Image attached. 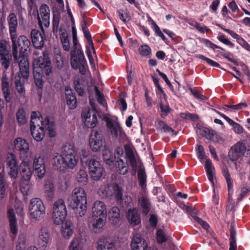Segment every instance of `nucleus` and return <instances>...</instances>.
I'll return each instance as SVG.
<instances>
[{"instance_id": "nucleus-13", "label": "nucleus", "mask_w": 250, "mask_h": 250, "mask_svg": "<svg viewBox=\"0 0 250 250\" xmlns=\"http://www.w3.org/2000/svg\"><path fill=\"white\" fill-rule=\"evenodd\" d=\"M32 166L36 175L39 179H42L46 172L44 156L40 154H36L33 159Z\"/></svg>"}, {"instance_id": "nucleus-58", "label": "nucleus", "mask_w": 250, "mask_h": 250, "mask_svg": "<svg viewBox=\"0 0 250 250\" xmlns=\"http://www.w3.org/2000/svg\"><path fill=\"white\" fill-rule=\"evenodd\" d=\"M198 57L199 59L206 61L208 64L211 66L220 68V65L218 62L204 56L203 55H198Z\"/></svg>"}, {"instance_id": "nucleus-20", "label": "nucleus", "mask_w": 250, "mask_h": 250, "mask_svg": "<svg viewBox=\"0 0 250 250\" xmlns=\"http://www.w3.org/2000/svg\"><path fill=\"white\" fill-rule=\"evenodd\" d=\"M103 136L101 132L92 130L89 140L91 150L97 152L100 150L103 146Z\"/></svg>"}, {"instance_id": "nucleus-15", "label": "nucleus", "mask_w": 250, "mask_h": 250, "mask_svg": "<svg viewBox=\"0 0 250 250\" xmlns=\"http://www.w3.org/2000/svg\"><path fill=\"white\" fill-rule=\"evenodd\" d=\"M52 241V236L49 229L46 226L40 228L37 239V244L40 248H46L49 246Z\"/></svg>"}, {"instance_id": "nucleus-51", "label": "nucleus", "mask_w": 250, "mask_h": 250, "mask_svg": "<svg viewBox=\"0 0 250 250\" xmlns=\"http://www.w3.org/2000/svg\"><path fill=\"white\" fill-rule=\"evenodd\" d=\"M61 40L63 49L68 51L70 49V43L67 35L65 33L62 34L61 36Z\"/></svg>"}, {"instance_id": "nucleus-4", "label": "nucleus", "mask_w": 250, "mask_h": 250, "mask_svg": "<svg viewBox=\"0 0 250 250\" xmlns=\"http://www.w3.org/2000/svg\"><path fill=\"white\" fill-rule=\"evenodd\" d=\"M45 126L41 113L38 111L32 112L30 121V130L32 136L37 142L41 141L44 136Z\"/></svg>"}, {"instance_id": "nucleus-34", "label": "nucleus", "mask_w": 250, "mask_h": 250, "mask_svg": "<svg viewBox=\"0 0 250 250\" xmlns=\"http://www.w3.org/2000/svg\"><path fill=\"white\" fill-rule=\"evenodd\" d=\"M223 174L225 178L227 181L228 191H229V201L232 204H234L233 201L231 199V196L232 194V187H233V182L231 178L230 175L227 168L224 169L223 171Z\"/></svg>"}, {"instance_id": "nucleus-43", "label": "nucleus", "mask_w": 250, "mask_h": 250, "mask_svg": "<svg viewBox=\"0 0 250 250\" xmlns=\"http://www.w3.org/2000/svg\"><path fill=\"white\" fill-rule=\"evenodd\" d=\"M33 74L36 86L39 88H42L43 87L42 73L38 69L33 67Z\"/></svg>"}, {"instance_id": "nucleus-56", "label": "nucleus", "mask_w": 250, "mask_h": 250, "mask_svg": "<svg viewBox=\"0 0 250 250\" xmlns=\"http://www.w3.org/2000/svg\"><path fill=\"white\" fill-rule=\"evenodd\" d=\"M151 24L153 26V29L155 31L156 35L158 36L161 37L163 41H165L166 38L164 35L163 34V33L161 31L160 27L157 25V24L153 20H151Z\"/></svg>"}, {"instance_id": "nucleus-52", "label": "nucleus", "mask_w": 250, "mask_h": 250, "mask_svg": "<svg viewBox=\"0 0 250 250\" xmlns=\"http://www.w3.org/2000/svg\"><path fill=\"white\" fill-rule=\"evenodd\" d=\"M236 232L234 229H232L230 232V237L229 239V250H235L236 248V243L235 239Z\"/></svg>"}, {"instance_id": "nucleus-23", "label": "nucleus", "mask_w": 250, "mask_h": 250, "mask_svg": "<svg viewBox=\"0 0 250 250\" xmlns=\"http://www.w3.org/2000/svg\"><path fill=\"white\" fill-rule=\"evenodd\" d=\"M15 149L19 152L20 158H27L26 155L29 149V145L25 139L18 138L14 141Z\"/></svg>"}, {"instance_id": "nucleus-30", "label": "nucleus", "mask_w": 250, "mask_h": 250, "mask_svg": "<svg viewBox=\"0 0 250 250\" xmlns=\"http://www.w3.org/2000/svg\"><path fill=\"white\" fill-rule=\"evenodd\" d=\"M198 131L202 133L206 139L213 142H218L221 138L217 132L213 130H209L208 128H199Z\"/></svg>"}, {"instance_id": "nucleus-41", "label": "nucleus", "mask_w": 250, "mask_h": 250, "mask_svg": "<svg viewBox=\"0 0 250 250\" xmlns=\"http://www.w3.org/2000/svg\"><path fill=\"white\" fill-rule=\"evenodd\" d=\"M54 186L53 183L50 181L46 182L44 185V191L46 195L49 199H52L54 195Z\"/></svg>"}, {"instance_id": "nucleus-53", "label": "nucleus", "mask_w": 250, "mask_h": 250, "mask_svg": "<svg viewBox=\"0 0 250 250\" xmlns=\"http://www.w3.org/2000/svg\"><path fill=\"white\" fill-rule=\"evenodd\" d=\"M70 63L72 67L74 69H77L79 66L80 64L82 63L81 62V58L80 57L79 60H78L77 56L74 55L73 52H71Z\"/></svg>"}, {"instance_id": "nucleus-26", "label": "nucleus", "mask_w": 250, "mask_h": 250, "mask_svg": "<svg viewBox=\"0 0 250 250\" xmlns=\"http://www.w3.org/2000/svg\"><path fill=\"white\" fill-rule=\"evenodd\" d=\"M126 218L132 226H135L141 223V217L138 210L136 208L129 209L126 213Z\"/></svg>"}, {"instance_id": "nucleus-6", "label": "nucleus", "mask_w": 250, "mask_h": 250, "mask_svg": "<svg viewBox=\"0 0 250 250\" xmlns=\"http://www.w3.org/2000/svg\"><path fill=\"white\" fill-rule=\"evenodd\" d=\"M67 216V210L64 202L60 199L53 205L52 219L54 224L60 225L64 221Z\"/></svg>"}, {"instance_id": "nucleus-9", "label": "nucleus", "mask_w": 250, "mask_h": 250, "mask_svg": "<svg viewBox=\"0 0 250 250\" xmlns=\"http://www.w3.org/2000/svg\"><path fill=\"white\" fill-rule=\"evenodd\" d=\"M9 27V32L12 42L13 56L15 60L18 59L17 44L16 39L17 38L18 20L15 14L10 13L7 18Z\"/></svg>"}, {"instance_id": "nucleus-59", "label": "nucleus", "mask_w": 250, "mask_h": 250, "mask_svg": "<svg viewBox=\"0 0 250 250\" xmlns=\"http://www.w3.org/2000/svg\"><path fill=\"white\" fill-rule=\"evenodd\" d=\"M161 116L162 118L166 117L170 112V108L168 105L161 103L160 104Z\"/></svg>"}, {"instance_id": "nucleus-10", "label": "nucleus", "mask_w": 250, "mask_h": 250, "mask_svg": "<svg viewBox=\"0 0 250 250\" xmlns=\"http://www.w3.org/2000/svg\"><path fill=\"white\" fill-rule=\"evenodd\" d=\"M33 66L41 72L44 73L47 76H49L52 73V67L50 59L47 52H43L42 56L38 58H35Z\"/></svg>"}, {"instance_id": "nucleus-8", "label": "nucleus", "mask_w": 250, "mask_h": 250, "mask_svg": "<svg viewBox=\"0 0 250 250\" xmlns=\"http://www.w3.org/2000/svg\"><path fill=\"white\" fill-rule=\"evenodd\" d=\"M98 193L103 196L107 197L111 199H114L119 202L122 200V190L119 186L116 184L109 185L104 184L99 189Z\"/></svg>"}, {"instance_id": "nucleus-54", "label": "nucleus", "mask_w": 250, "mask_h": 250, "mask_svg": "<svg viewBox=\"0 0 250 250\" xmlns=\"http://www.w3.org/2000/svg\"><path fill=\"white\" fill-rule=\"evenodd\" d=\"M118 13L120 19L124 23H126L130 19V17L129 14L125 11L123 9H120L118 10Z\"/></svg>"}, {"instance_id": "nucleus-45", "label": "nucleus", "mask_w": 250, "mask_h": 250, "mask_svg": "<svg viewBox=\"0 0 250 250\" xmlns=\"http://www.w3.org/2000/svg\"><path fill=\"white\" fill-rule=\"evenodd\" d=\"M103 157L104 160L107 164L110 165L113 161L112 153L110 150L106 147H104L103 151Z\"/></svg>"}, {"instance_id": "nucleus-1", "label": "nucleus", "mask_w": 250, "mask_h": 250, "mask_svg": "<svg viewBox=\"0 0 250 250\" xmlns=\"http://www.w3.org/2000/svg\"><path fill=\"white\" fill-rule=\"evenodd\" d=\"M91 229L96 233H101L104 228L107 217V209L105 204L101 201H95L91 208Z\"/></svg>"}, {"instance_id": "nucleus-37", "label": "nucleus", "mask_w": 250, "mask_h": 250, "mask_svg": "<svg viewBox=\"0 0 250 250\" xmlns=\"http://www.w3.org/2000/svg\"><path fill=\"white\" fill-rule=\"evenodd\" d=\"M0 199L4 198L7 195L6 186L4 182V168L3 166L0 167Z\"/></svg>"}, {"instance_id": "nucleus-27", "label": "nucleus", "mask_w": 250, "mask_h": 250, "mask_svg": "<svg viewBox=\"0 0 250 250\" xmlns=\"http://www.w3.org/2000/svg\"><path fill=\"white\" fill-rule=\"evenodd\" d=\"M65 94L66 103L70 109H74L77 106V99L73 90L69 86L65 87Z\"/></svg>"}, {"instance_id": "nucleus-18", "label": "nucleus", "mask_w": 250, "mask_h": 250, "mask_svg": "<svg viewBox=\"0 0 250 250\" xmlns=\"http://www.w3.org/2000/svg\"><path fill=\"white\" fill-rule=\"evenodd\" d=\"M107 127L113 138L118 139L119 141L125 138V134L119 123L109 120L107 122Z\"/></svg>"}, {"instance_id": "nucleus-19", "label": "nucleus", "mask_w": 250, "mask_h": 250, "mask_svg": "<svg viewBox=\"0 0 250 250\" xmlns=\"http://www.w3.org/2000/svg\"><path fill=\"white\" fill-rule=\"evenodd\" d=\"M130 248L131 250H157L154 248H148L146 240L139 234H136L132 237Z\"/></svg>"}, {"instance_id": "nucleus-17", "label": "nucleus", "mask_w": 250, "mask_h": 250, "mask_svg": "<svg viewBox=\"0 0 250 250\" xmlns=\"http://www.w3.org/2000/svg\"><path fill=\"white\" fill-rule=\"evenodd\" d=\"M39 24L43 30V26L47 28L50 25V9L45 4H42L38 15Z\"/></svg>"}, {"instance_id": "nucleus-55", "label": "nucleus", "mask_w": 250, "mask_h": 250, "mask_svg": "<svg viewBox=\"0 0 250 250\" xmlns=\"http://www.w3.org/2000/svg\"><path fill=\"white\" fill-rule=\"evenodd\" d=\"M23 208L24 206L23 203L19 200H16L15 208L18 215H20L21 216L24 215Z\"/></svg>"}, {"instance_id": "nucleus-22", "label": "nucleus", "mask_w": 250, "mask_h": 250, "mask_svg": "<svg viewBox=\"0 0 250 250\" xmlns=\"http://www.w3.org/2000/svg\"><path fill=\"white\" fill-rule=\"evenodd\" d=\"M0 57L2 65L5 69H7L10 65L11 56L7 49V42L3 40L0 41Z\"/></svg>"}, {"instance_id": "nucleus-62", "label": "nucleus", "mask_w": 250, "mask_h": 250, "mask_svg": "<svg viewBox=\"0 0 250 250\" xmlns=\"http://www.w3.org/2000/svg\"><path fill=\"white\" fill-rule=\"evenodd\" d=\"M193 219L197 222L199 224H200L204 229L206 230H208L209 228L208 224L204 220H203L201 218L194 216H193Z\"/></svg>"}, {"instance_id": "nucleus-29", "label": "nucleus", "mask_w": 250, "mask_h": 250, "mask_svg": "<svg viewBox=\"0 0 250 250\" xmlns=\"http://www.w3.org/2000/svg\"><path fill=\"white\" fill-rule=\"evenodd\" d=\"M84 240L80 235L75 236L69 245V250H84Z\"/></svg>"}, {"instance_id": "nucleus-38", "label": "nucleus", "mask_w": 250, "mask_h": 250, "mask_svg": "<svg viewBox=\"0 0 250 250\" xmlns=\"http://www.w3.org/2000/svg\"><path fill=\"white\" fill-rule=\"evenodd\" d=\"M15 84L16 90L21 97H23L24 95L25 89L23 84L21 82V77L19 73H17L15 76Z\"/></svg>"}, {"instance_id": "nucleus-47", "label": "nucleus", "mask_w": 250, "mask_h": 250, "mask_svg": "<svg viewBox=\"0 0 250 250\" xmlns=\"http://www.w3.org/2000/svg\"><path fill=\"white\" fill-rule=\"evenodd\" d=\"M156 126L157 129L160 130L161 132L170 133L174 131L171 127L169 126L165 122L162 121H157Z\"/></svg>"}, {"instance_id": "nucleus-49", "label": "nucleus", "mask_w": 250, "mask_h": 250, "mask_svg": "<svg viewBox=\"0 0 250 250\" xmlns=\"http://www.w3.org/2000/svg\"><path fill=\"white\" fill-rule=\"evenodd\" d=\"M16 118L20 125H23L27 122L25 113L22 108H20L16 113Z\"/></svg>"}, {"instance_id": "nucleus-25", "label": "nucleus", "mask_w": 250, "mask_h": 250, "mask_svg": "<svg viewBox=\"0 0 250 250\" xmlns=\"http://www.w3.org/2000/svg\"><path fill=\"white\" fill-rule=\"evenodd\" d=\"M31 38L35 48L41 49L44 45V39L42 35L38 30L33 29L31 32Z\"/></svg>"}, {"instance_id": "nucleus-48", "label": "nucleus", "mask_w": 250, "mask_h": 250, "mask_svg": "<svg viewBox=\"0 0 250 250\" xmlns=\"http://www.w3.org/2000/svg\"><path fill=\"white\" fill-rule=\"evenodd\" d=\"M126 155L128 162L133 169L135 171L137 167V163L133 152L132 150H128L126 152Z\"/></svg>"}, {"instance_id": "nucleus-44", "label": "nucleus", "mask_w": 250, "mask_h": 250, "mask_svg": "<svg viewBox=\"0 0 250 250\" xmlns=\"http://www.w3.org/2000/svg\"><path fill=\"white\" fill-rule=\"evenodd\" d=\"M54 60L56 66L59 69L62 68L63 66V60L59 49H56L54 51Z\"/></svg>"}, {"instance_id": "nucleus-40", "label": "nucleus", "mask_w": 250, "mask_h": 250, "mask_svg": "<svg viewBox=\"0 0 250 250\" xmlns=\"http://www.w3.org/2000/svg\"><path fill=\"white\" fill-rule=\"evenodd\" d=\"M76 178L78 182L83 185H85L88 182V175L86 171L83 168L80 169L78 172Z\"/></svg>"}, {"instance_id": "nucleus-28", "label": "nucleus", "mask_w": 250, "mask_h": 250, "mask_svg": "<svg viewBox=\"0 0 250 250\" xmlns=\"http://www.w3.org/2000/svg\"><path fill=\"white\" fill-rule=\"evenodd\" d=\"M61 234L65 239H69L74 233V227L70 221H66L62 224L61 229Z\"/></svg>"}, {"instance_id": "nucleus-5", "label": "nucleus", "mask_w": 250, "mask_h": 250, "mask_svg": "<svg viewBox=\"0 0 250 250\" xmlns=\"http://www.w3.org/2000/svg\"><path fill=\"white\" fill-rule=\"evenodd\" d=\"M28 210L29 218L31 220L40 221L45 217L46 208L39 198H34L30 200Z\"/></svg>"}, {"instance_id": "nucleus-21", "label": "nucleus", "mask_w": 250, "mask_h": 250, "mask_svg": "<svg viewBox=\"0 0 250 250\" xmlns=\"http://www.w3.org/2000/svg\"><path fill=\"white\" fill-rule=\"evenodd\" d=\"M97 250H117L115 242L109 237L102 235L96 242Z\"/></svg>"}, {"instance_id": "nucleus-11", "label": "nucleus", "mask_w": 250, "mask_h": 250, "mask_svg": "<svg viewBox=\"0 0 250 250\" xmlns=\"http://www.w3.org/2000/svg\"><path fill=\"white\" fill-rule=\"evenodd\" d=\"M62 154L64 159V165L70 169H73L78 163L77 152L73 145L65 144L62 147Z\"/></svg>"}, {"instance_id": "nucleus-61", "label": "nucleus", "mask_w": 250, "mask_h": 250, "mask_svg": "<svg viewBox=\"0 0 250 250\" xmlns=\"http://www.w3.org/2000/svg\"><path fill=\"white\" fill-rule=\"evenodd\" d=\"M139 50L140 54L144 56H148L151 52V49L147 45H142L140 47Z\"/></svg>"}, {"instance_id": "nucleus-3", "label": "nucleus", "mask_w": 250, "mask_h": 250, "mask_svg": "<svg viewBox=\"0 0 250 250\" xmlns=\"http://www.w3.org/2000/svg\"><path fill=\"white\" fill-rule=\"evenodd\" d=\"M17 44V52L18 48H20V51L27 50L30 45V40L25 36H20L18 40H16ZM19 61V66L20 72L23 78L27 79L29 76V62L27 58L24 56H20L18 55V59L15 60Z\"/></svg>"}, {"instance_id": "nucleus-39", "label": "nucleus", "mask_w": 250, "mask_h": 250, "mask_svg": "<svg viewBox=\"0 0 250 250\" xmlns=\"http://www.w3.org/2000/svg\"><path fill=\"white\" fill-rule=\"evenodd\" d=\"M44 125L45 126V129L47 130L49 136L53 137L55 136L56 132L54 130V124L53 122L50 121L49 118L47 117L45 118L44 121Z\"/></svg>"}, {"instance_id": "nucleus-32", "label": "nucleus", "mask_w": 250, "mask_h": 250, "mask_svg": "<svg viewBox=\"0 0 250 250\" xmlns=\"http://www.w3.org/2000/svg\"><path fill=\"white\" fill-rule=\"evenodd\" d=\"M7 217L9 222L10 231L13 234L16 235L18 232V227L17 219L13 208L8 209Z\"/></svg>"}, {"instance_id": "nucleus-63", "label": "nucleus", "mask_w": 250, "mask_h": 250, "mask_svg": "<svg viewBox=\"0 0 250 250\" xmlns=\"http://www.w3.org/2000/svg\"><path fill=\"white\" fill-rule=\"evenodd\" d=\"M189 24L194 27L198 31L202 33L207 32L209 30V29L207 27L202 26L199 23L197 22H195L194 23H189Z\"/></svg>"}, {"instance_id": "nucleus-7", "label": "nucleus", "mask_w": 250, "mask_h": 250, "mask_svg": "<svg viewBox=\"0 0 250 250\" xmlns=\"http://www.w3.org/2000/svg\"><path fill=\"white\" fill-rule=\"evenodd\" d=\"M229 156L232 161L241 160L243 156L250 157V146L246 141L238 142L231 147Z\"/></svg>"}, {"instance_id": "nucleus-50", "label": "nucleus", "mask_w": 250, "mask_h": 250, "mask_svg": "<svg viewBox=\"0 0 250 250\" xmlns=\"http://www.w3.org/2000/svg\"><path fill=\"white\" fill-rule=\"evenodd\" d=\"M53 164L57 167H60L62 165H64V159L63 156L62 151V154H55L53 157Z\"/></svg>"}, {"instance_id": "nucleus-24", "label": "nucleus", "mask_w": 250, "mask_h": 250, "mask_svg": "<svg viewBox=\"0 0 250 250\" xmlns=\"http://www.w3.org/2000/svg\"><path fill=\"white\" fill-rule=\"evenodd\" d=\"M22 162L19 166V172L21 174L23 180L28 181L30 180L32 175L30 163L28 158H21Z\"/></svg>"}, {"instance_id": "nucleus-60", "label": "nucleus", "mask_w": 250, "mask_h": 250, "mask_svg": "<svg viewBox=\"0 0 250 250\" xmlns=\"http://www.w3.org/2000/svg\"><path fill=\"white\" fill-rule=\"evenodd\" d=\"M156 238L158 242L159 243H164L167 240L165 232L161 229H159L157 230Z\"/></svg>"}, {"instance_id": "nucleus-2", "label": "nucleus", "mask_w": 250, "mask_h": 250, "mask_svg": "<svg viewBox=\"0 0 250 250\" xmlns=\"http://www.w3.org/2000/svg\"><path fill=\"white\" fill-rule=\"evenodd\" d=\"M68 205L76 210L79 217L83 216L87 210V197L85 190L82 188H75L67 199Z\"/></svg>"}, {"instance_id": "nucleus-14", "label": "nucleus", "mask_w": 250, "mask_h": 250, "mask_svg": "<svg viewBox=\"0 0 250 250\" xmlns=\"http://www.w3.org/2000/svg\"><path fill=\"white\" fill-rule=\"evenodd\" d=\"M82 118L86 126L94 128L97 122V112L94 109L85 108L83 110Z\"/></svg>"}, {"instance_id": "nucleus-46", "label": "nucleus", "mask_w": 250, "mask_h": 250, "mask_svg": "<svg viewBox=\"0 0 250 250\" xmlns=\"http://www.w3.org/2000/svg\"><path fill=\"white\" fill-rule=\"evenodd\" d=\"M138 177L139 185L144 189L146 187V176L145 170L141 168L138 169Z\"/></svg>"}, {"instance_id": "nucleus-36", "label": "nucleus", "mask_w": 250, "mask_h": 250, "mask_svg": "<svg viewBox=\"0 0 250 250\" xmlns=\"http://www.w3.org/2000/svg\"><path fill=\"white\" fill-rule=\"evenodd\" d=\"M205 167L207 171L208 180L212 184H214V174L215 172V168L213 166L212 162L210 159H208L206 160Z\"/></svg>"}, {"instance_id": "nucleus-35", "label": "nucleus", "mask_w": 250, "mask_h": 250, "mask_svg": "<svg viewBox=\"0 0 250 250\" xmlns=\"http://www.w3.org/2000/svg\"><path fill=\"white\" fill-rule=\"evenodd\" d=\"M138 204L141 207L143 213L146 215L150 209V203L149 199L145 196H142L139 199Z\"/></svg>"}, {"instance_id": "nucleus-12", "label": "nucleus", "mask_w": 250, "mask_h": 250, "mask_svg": "<svg viewBox=\"0 0 250 250\" xmlns=\"http://www.w3.org/2000/svg\"><path fill=\"white\" fill-rule=\"evenodd\" d=\"M88 165L91 179L95 181L100 180L104 173V169L100 162L95 158H92L88 161Z\"/></svg>"}, {"instance_id": "nucleus-42", "label": "nucleus", "mask_w": 250, "mask_h": 250, "mask_svg": "<svg viewBox=\"0 0 250 250\" xmlns=\"http://www.w3.org/2000/svg\"><path fill=\"white\" fill-rule=\"evenodd\" d=\"M116 166L121 174H125L128 170V167L126 162H125L121 159L118 160L116 163Z\"/></svg>"}, {"instance_id": "nucleus-31", "label": "nucleus", "mask_w": 250, "mask_h": 250, "mask_svg": "<svg viewBox=\"0 0 250 250\" xmlns=\"http://www.w3.org/2000/svg\"><path fill=\"white\" fill-rule=\"evenodd\" d=\"M110 223L114 225H118L121 222L120 209L116 207H112L108 211Z\"/></svg>"}, {"instance_id": "nucleus-57", "label": "nucleus", "mask_w": 250, "mask_h": 250, "mask_svg": "<svg viewBox=\"0 0 250 250\" xmlns=\"http://www.w3.org/2000/svg\"><path fill=\"white\" fill-rule=\"evenodd\" d=\"M82 28L84 37L87 40H91V36L87 28V22L85 20L84 17H83V23L82 24Z\"/></svg>"}, {"instance_id": "nucleus-33", "label": "nucleus", "mask_w": 250, "mask_h": 250, "mask_svg": "<svg viewBox=\"0 0 250 250\" xmlns=\"http://www.w3.org/2000/svg\"><path fill=\"white\" fill-rule=\"evenodd\" d=\"M2 91L4 98L7 103L11 101L10 84L8 79L6 77H3L1 80Z\"/></svg>"}, {"instance_id": "nucleus-16", "label": "nucleus", "mask_w": 250, "mask_h": 250, "mask_svg": "<svg viewBox=\"0 0 250 250\" xmlns=\"http://www.w3.org/2000/svg\"><path fill=\"white\" fill-rule=\"evenodd\" d=\"M6 163V169L8 175L11 178L16 179L19 173V167L15 155L12 153L8 154Z\"/></svg>"}, {"instance_id": "nucleus-64", "label": "nucleus", "mask_w": 250, "mask_h": 250, "mask_svg": "<svg viewBox=\"0 0 250 250\" xmlns=\"http://www.w3.org/2000/svg\"><path fill=\"white\" fill-rule=\"evenodd\" d=\"M196 150L197 151V154L198 155V157L200 160H203L205 157V154L204 152V149L202 146L198 145L196 148Z\"/></svg>"}]
</instances>
